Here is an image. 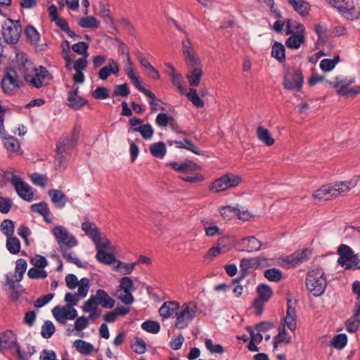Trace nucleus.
I'll return each instance as SVG.
<instances>
[{
    "label": "nucleus",
    "mask_w": 360,
    "mask_h": 360,
    "mask_svg": "<svg viewBox=\"0 0 360 360\" xmlns=\"http://www.w3.org/2000/svg\"><path fill=\"white\" fill-rule=\"evenodd\" d=\"M347 20H354L360 17V6L357 0H328Z\"/></svg>",
    "instance_id": "4"
},
{
    "label": "nucleus",
    "mask_w": 360,
    "mask_h": 360,
    "mask_svg": "<svg viewBox=\"0 0 360 360\" xmlns=\"http://www.w3.org/2000/svg\"><path fill=\"white\" fill-rule=\"evenodd\" d=\"M337 191L333 188V185L326 184L316 190L313 196L319 200H330L339 196L340 192H337Z\"/></svg>",
    "instance_id": "16"
},
{
    "label": "nucleus",
    "mask_w": 360,
    "mask_h": 360,
    "mask_svg": "<svg viewBox=\"0 0 360 360\" xmlns=\"http://www.w3.org/2000/svg\"><path fill=\"white\" fill-rule=\"evenodd\" d=\"M273 328H274V323L272 322L262 321L257 323L255 326V329L257 331V333L252 328L249 330L250 338H263L261 333L266 332Z\"/></svg>",
    "instance_id": "28"
},
{
    "label": "nucleus",
    "mask_w": 360,
    "mask_h": 360,
    "mask_svg": "<svg viewBox=\"0 0 360 360\" xmlns=\"http://www.w3.org/2000/svg\"><path fill=\"white\" fill-rule=\"evenodd\" d=\"M166 166L180 172H194L199 169V166L190 160H187L182 163L171 162L167 163Z\"/></svg>",
    "instance_id": "18"
},
{
    "label": "nucleus",
    "mask_w": 360,
    "mask_h": 360,
    "mask_svg": "<svg viewBox=\"0 0 360 360\" xmlns=\"http://www.w3.org/2000/svg\"><path fill=\"white\" fill-rule=\"evenodd\" d=\"M56 330L55 326L51 321H46L41 326L42 338H51Z\"/></svg>",
    "instance_id": "58"
},
{
    "label": "nucleus",
    "mask_w": 360,
    "mask_h": 360,
    "mask_svg": "<svg viewBox=\"0 0 360 360\" xmlns=\"http://www.w3.org/2000/svg\"><path fill=\"white\" fill-rule=\"evenodd\" d=\"M79 87L71 89L68 93L67 105L75 110H81L88 104V100L78 95Z\"/></svg>",
    "instance_id": "13"
},
{
    "label": "nucleus",
    "mask_w": 360,
    "mask_h": 360,
    "mask_svg": "<svg viewBox=\"0 0 360 360\" xmlns=\"http://www.w3.org/2000/svg\"><path fill=\"white\" fill-rule=\"evenodd\" d=\"M307 289L315 297L323 295L327 286L326 278L323 268L315 266L310 269L306 277Z\"/></svg>",
    "instance_id": "2"
},
{
    "label": "nucleus",
    "mask_w": 360,
    "mask_h": 360,
    "mask_svg": "<svg viewBox=\"0 0 360 360\" xmlns=\"http://www.w3.org/2000/svg\"><path fill=\"white\" fill-rule=\"evenodd\" d=\"M337 191L333 188V185L326 184L316 190L313 196L319 200H330L339 196L340 192H337Z\"/></svg>",
    "instance_id": "15"
},
{
    "label": "nucleus",
    "mask_w": 360,
    "mask_h": 360,
    "mask_svg": "<svg viewBox=\"0 0 360 360\" xmlns=\"http://www.w3.org/2000/svg\"><path fill=\"white\" fill-rule=\"evenodd\" d=\"M96 258L99 262L108 265H110L115 262H117L118 261L116 259L114 254L107 252L103 250H98L96 251Z\"/></svg>",
    "instance_id": "35"
},
{
    "label": "nucleus",
    "mask_w": 360,
    "mask_h": 360,
    "mask_svg": "<svg viewBox=\"0 0 360 360\" xmlns=\"http://www.w3.org/2000/svg\"><path fill=\"white\" fill-rule=\"evenodd\" d=\"M359 179L360 176H356L349 181L337 182L333 185V187L335 190L338 189L337 192H340L339 195H342L349 191L352 188L355 187Z\"/></svg>",
    "instance_id": "24"
},
{
    "label": "nucleus",
    "mask_w": 360,
    "mask_h": 360,
    "mask_svg": "<svg viewBox=\"0 0 360 360\" xmlns=\"http://www.w3.org/2000/svg\"><path fill=\"white\" fill-rule=\"evenodd\" d=\"M240 271L239 276L233 280V283H239L250 273L249 269L250 268H255L253 258L246 259L243 258L240 262Z\"/></svg>",
    "instance_id": "23"
},
{
    "label": "nucleus",
    "mask_w": 360,
    "mask_h": 360,
    "mask_svg": "<svg viewBox=\"0 0 360 360\" xmlns=\"http://www.w3.org/2000/svg\"><path fill=\"white\" fill-rule=\"evenodd\" d=\"M66 153L56 152L55 157V166L57 169L62 171L64 170L68 165V160L66 158Z\"/></svg>",
    "instance_id": "55"
},
{
    "label": "nucleus",
    "mask_w": 360,
    "mask_h": 360,
    "mask_svg": "<svg viewBox=\"0 0 360 360\" xmlns=\"http://www.w3.org/2000/svg\"><path fill=\"white\" fill-rule=\"evenodd\" d=\"M74 346L79 352L84 354H90L94 350V347L91 343L85 342L82 339H77L74 342Z\"/></svg>",
    "instance_id": "41"
},
{
    "label": "nucleus",
    "mask_w": 360,
    "mask_h": 360,
    "mask_svg": "<svg viewBox=\"0 0 360 360\" xmlns=\"http://www.w3.org/2000/svg\"><path fill=\"white\" fill-rule=\"evenodd\" d=\"M6 285L9 286V288L12 290L10 297L13 301H17L19 300L21 293L19 291V289H22V285L20 284L16 285L15 281V278H17L16 274H13V273H8L6 276Z\"/></svg>",
    "instance_id": "22"
},
{
    "label": "nucleus",
    "mask_w": 360,
    "mask_h": 360,
    "mask_svg": "<svg viewBox=\"0 0 360 360\" xmlns=\"http://www.w3.org/2000/svg\"><path fill=\"white\" fill-rule=\"evenodd\" d=\"M119 71L120 67L118 63L113 59H110L108 65L101 68L98 75L101 80H106L111 74L117 75Z\"/></svg>",
    "instance_id": "21"
},
{
    "label": "nucleus",
    "mask_w": 360,
    "mask_h": 360,
    "mask_svg": "<svg viewBox=\"0 0 360 360\" xmlns=\"http://www.w3.org/2000/svg\"><path fill=\"white\" fill-rule=\"evenodd\" d=\"M8 181L15 187V191L20 198L27 202L32 200L34 193L31 186L26 182L15 175H13Z\"/></svg>",
    "instance_id": "11"
},
{
    "label": "nucleus",
    "mask_w": 360,
    "mask_h": 360,
    "mask_svg": "<svg viewBox=\"0 0 360 360\" xmlns=\"http://www.w3.org/2000/svg\"><path fill=\"white\" fill-rule=\"evenodd\" d=\"M338 252L339 255L338 262L345 269L346 266L354 256L353 251L349 246L342 244L339 246Z\"/></svg>",
    "instance_id": "20"
},
{
    "label": "nucleus",
    "mask_w": 360,
    "mask_h": 360,
    "mask_svg": "<svg viewBox=\"0 0 360 360\" xmlns=\"http://www.w3.org/2000/svg\"><path fill=\"white\" fill-rule=\"evenodd\" d=\"M242 243L245 246L248 252L258 251L262 247V243L254 236L243 238Z\"/></svg>",
    "instance_id": "38"
},
{
    "label": "nucleus",
    "mask_w": 360,
    "mask_h": 360,
    "mask_svg": "<svg viewBox=\"0 0 360 360\" xmlns=\"http://www.w3.org/2000/svg\"><path fill=\"white\" fill-rule=\"evenodd\" d=\"M6 248L11 254L16 255L20 250V243L15 236H9L6 240Z\"/></svg>",
    "instance_id": "42"
},
{
    "label": "nucleus",
    "mask_w": 360,
    "mask_h": 360,
    "mask_svg": "<svg viewBox=\"0 0 360 360\" xmlns=\"http://www.w3.org/2000/svg\"><path fill=\"white\" fill-rule=\"evenodd\" d=\"M143 330L150 333H158L160 330V323L155 321L148 320L141 323Z\"/></svg>",
    "instance_id": "52"
},
{
    "label": "nucleus",
    "mask_w": 360,
    "mask_h": 360,
    "mask_svg": "<svg viewBox=\"0 0 360 360\" xmlns=\"http://www.w3.org/2000/svg\"><path fill=\"white\" fill-rule=\"evenodd\" d=\"M1 230L7 237L12 236L14 233V222L11 219H4L1 223Z\"/></svg>",
    "instance_id": "54"
},
{
    "label": "nucleus",
    "mask_w": 360,
    "mask_h": 360,
    "mask_svg": "<svg viewBox=\"0 0 360 360\" xmlns=\"http://www.w3.org/2000/svg\"><path fill=\"white\" fill-rule=\"evenodd\" d=\"M82 229L92 240L96 242L101 236L99 229L96 227L94 222L85 221L82 224Z\"/></svg>",
    "instance_id": "27"
},
{
    "label": "nucleus",
    "mask_w": 360,
    "mask_h": 360,
    "mask_svg": "<svg viewBox=\"0 0 360 360\" xmlns=\"http://www.w3.org/2000/svg\"><path fill=\"white\" fill-rule=\"evenodd\" d=\"M340 61V56H335L333 59L324 58L320 63V68L323 72H330L333 70Z\"/></svg>",
    "instance_id": "43"
},
{
    "label": "nucleus",
    "mask_w": 360,
    "mask_h": 360,
    "mask_svg": "<svg viewBox=\"0 0 360 360\" xmlns=\"http://www.w3.org/2000/svg\"><path fill=\"white\" fill-rule=\"evenodd\" d=\"M48 194L51 198V202L58 209L64 207L68 201V197L61 190L51 189L49 191Z\"/></svg>",
    "instance_id": "19"
},
{
    "label": "nucleus",
    "mask_w": 360,
    "mask_h": 360,
    "mask_svg": "<svg viewBox=\"0 0 360 360\" xmlns=\"http://www.w3.org/2000/svg\"><path fill=\"white\" fill-rule=\"evenodd\" d=\"M286 32L285 34L289 35L291 33L297 34H304L305 27L304 26L292 19H286Z\"/></svg>",
    "instance_id": "30"
},
{
    "label": "nucleus",
    "mask_w": 360,
    "mask_h": 360,
    "mask_svg": "<svg viewBox=\"0 0 360 360\" xmlns=\"http://www.w3.org/2000/svg\"><path fill=\"white\" fill-rule=\"evenodd\" d=\"M264 276L270 281L278 282L282 278V272L276 268H271L264 271Z\"/></svg>",
    "instance_id": "51"
},
{
    "label": "nucleus",
    "mask_w": 360,
    "mask_h": 360,
    "mask_svg": "<svg viewBox=\"0 0 360 360\" xmlns=\"http://www.w3.org/2000/svg\"><path fill=\"white\" fill-rule=\"evenodd\" d=\"M172 116L167 113L161 112L156 116L155 123L160 127H166L169 124L170 122L172 121Z\"/></svg>",
    "instance_id": "57"
},
{
    "label": "nucleus",
    "mask_w": 360,
    "mask_h": 360,
    "mask_svg": "<svg viewBox=\"0 0 360 360\" xmlns=\"http://www.w3.org/2000/svg\"><path fill=\"white\" fill-rule=\"evenodd\" d=\"M201 222L203 224L207 236L212 237L219 233V229L217 226L215 222L213 221L202 219Z\"/></svg>",
    "instance_id": "48"
},
{
    "label": "nucleus",
    "mask_w": 360,
    "mask_h": 360,
    "mask_svg": "<svg viewBox=\"0 0 360 360\" xmlns=\"http://www.w3.org/2000/svg\"><path fill=\"white\" fill-rule=\"evenodd\" d=\"M200 312L196 302L184 303L176 314V321L173 326L179 329L186 328Z\"/></svg>",
    "instance_id": "3"
},
{
    "label": "nucleus",
    "mask_w": 360,
    "mask_h": 360,
    "mask_svg": "<svg viewBox=\"0 0 360 360\" xmlns=\"http://www.w3.org/2000/svg\"><path fill=\"white\" fill-rule=\"evenodd\" d=\"M314 30L318 35L319 39L323 44H328L332 46L329 42V35L328 34V30L325 25L317 24L315 25Z\"/></svg>",
    "instance_id": "40"
},
{
    "label": "nucleus",
    "mask_w": 360,
    "mask_h": 360,
    "mask_svg": "<svg viewBox=\"0 0 360 360\" xmlns=\"http://www.w3.org/2000/svg\"><path fill=\"white\" fill-rule=\"evenodd\" d=\"M19 71L22 74L27 84L36 89H40L49 84L53 78L45 67L40 65L37 68L27 60L21 63Z\"/></svg>",
    "instance_id": "1"
},
{
    "label": "nucleus",
    "mask_w": 360,
    "mask_h": 360,
    "mask_svg": "<svg viewBox=\"0 0 360 360\" xmlns=\"http://www.w3.org/2000/svg\"><path fill=\"white\" fill-rule=\"evenodd\" d=\"M95 296L98 304H101L103 308L112 309L115 306V301L104 290L98 289Z\"/></svg>",
    "instance_id": "25"
},
{
    "label": "nucleus",
    "mask_w": 360,
    "mask_h": 360,
    "mask_svg": "<svg viewBox=\"0 0 360 360\" xmlns=\"http://www.w3.org/2000/svg\"><path fill=\"white\" fill-rule=\"evenodd\" d=\"M92 96L96 99L103 100L109 98L110 91L107 87L98 86L93 92Z\"/></svg>",
    "instance_id": "61"
},
{
    "label": "nucleus",
    "mask_w": 360,
    "mask_h": 360,
    "mask_svg": "<svg viewBox=\"0 0 360 360\" xmlns=\"http://www.w3.org/2000/svg\"><path fill=\"white\" fill-rule=\"evenodd\" d=\"M130 94V89L127 83L122 84H117L115 86L112 96H120L122 97H127Z\"/></svg>",
    "instance_id": "60"
},
{
    "label": "nucleus",
    "mask_w": 360,
    "mask_h": 360,
    "mask_svg": "<svg viewBox=\"0 0 360 360\" xmlns=\"http://www.w3.org/2000/svg\"><path fill=\"white\" fill-rule=\"evenodd\" d=\"M79 131V130L77 129V127H75L70 135L61 137L58 141L56 151L68 153L77 145Z\"/></svg>",
    "instance_id": "12"
},
{
    "label": "nucleus",
    "mask_w": 360,
    "mask_h": 360,
    "mask_svg": "<svg viewBox=\"0 0 360 360\" xmlns=\"http://www.w3.org/2000/svg\"><path fill=\"white\" fill-rule=\"evenodd\" d=\"M78 295H79L81 297L84 298L86 296L89 287H90V283L89 280L87 278H82L80 279L79 284H78Z\"/></svg>",
    "instance_id": "59"
},
{
    "label": "nucleus",
    "mask_w": 360,
    "mask_h": 360,
    "mask_svg": "<svg viewBox=\"0 0 360 360\" xmlns=\"http://www.w3.org/2000/svg\"><path fill=\"white\" fill-rule=\"evenodd\" d=\"M52 313L56 321L61 323H65V307L56 306L53 309Z\"/></svg>",
    "instance_id": "62"
},
{
    "label": "nucleus",
    "mask_w": 360,
    "mask_h": 360,
    "mask_svg": "<svg viewBox=\"0 0 360 360\" xmlns=\"http://www.w3.org/2000/svg\"><path fill=\"white\" fill-rule=\"evenodd\" d=\"M271 56L279 62L285 61V49L281 42L276 41L274 44L271 49Z\"/></svg>",
    "instance_id": "39"
},
{
    "label": "nucleus",
    "mask_w": 360,
    "mask_h": 360,
    "mask_svg": "<svg viewBox=\"0 0 360 360\" xmlns=\"http://www.w3.org/2000/svg\"><path fill=\"white\" fill-rule=\"evenodd\" d=\"M257 292L259 295L257 299L268 302L273 295V290L271 287L265 283H261L257 287Z\"/></svg>",
    "instance_id": "36"
},
{
    "label": "nucleus",
    "mask_w": 360,
    "mask_h": 360,
    "mask_svg": "<svg viewBox=\"0 0 360 360\" xmlns=\"http://www.w3.org/2000/svg\"><path fill=\"white\" fill-rule=\"evenodd\" d=\"M136 265H137V262L129 264L118 260L117 264L114 266V269L117 271H120L122 274L126 275L131 274Z\"/></svg>",
    "instance_id": "50"
},
{
    "label": "nucleus",
    "mask_w": 360,
    "mask_h": 360,
    "mask_svg": "<svg viewBox=\"0 0 360 360\" xmlns=\"http://www.w3.org/2000/svg\"><path fill=\"white\" fill-rule=\"evenodd\" d=\"M202 75V71L201 69L193 68L191 71L188 72L186 76L189 85L192 87L198 86L200 82Z\"/></svg>",
    "instance_id": "37"
},
{
    "label": "nucleus",
    "mask_w": 360,
    "mask_h": 360,
    "mask_svg": "<svg viewBox=\"0 0 360 360\" xmlns=\"http://www.w3.org/2000/svg\"><path fill=\"white\" fill-rule=\"evenodd\" d=\"M291 36L289 37L286 41L285 45L288 48L291 49H298L302 44L305 42L304 34H297L291 33Z\"/></svg>",
    "instance_id": "31"
},
{
    "label": "nucleus",
    "mask_w": 360,
    "mask_h": 360,
    "mask_svg": "<svg viewBox=\"0 0 360 360\" xmlns=\"http://www.w3.org/2000/svg\"><path fill=\"white\" fill-rule=\"evenodd\" d=\"M180 309V304L176 301H167L165 302L159 309L160 316L162 320L164 321L169 318L176 316L178 311Z\"/></svg>",
    "instance_id": "14"
},
{
    "label": "nucleus",
    "mask_w": 360,
    "mask_h": 360,
    "mask_svg": "<svg viewBox=\"0 0 360 360\" xmlns=\"http://www.w3.org/2000/svg\"><path fill=\"white\" fill-rule=\"evenodd\" d=\"M187 98L192 103L198 108H202L205 105L204 101L200 98L195 89L191 88L186 94Z\"/></svg>",
    "instance_id": "53"
},
{
    "label": "nucleus",
    "mask_w": 360,
    "mask_h": 360,
    "mask_svg": "<svg viewBox=\"0 0 360 360\" xmlns=\"http://www.w3.org/2000/svg\"><path fill=\"white\" fill-rule=\"evenodd\" d=\"M311 251L307 248L302 251H296L286 257L281 258L280 262L282 266L290 269L300 265L308 261L311 257Z\"/></svg>",
    "instance_id": "9"
},
{
    "label": "nucleus",
    "mask_w": 360,
    "mask_h": 360,
    "mask_svg": "<svg viewBox=\"0 0 360 360\" xmlns=\"http://www.w3.org/2000/svg\"><path fill=\"white\" fill-rule=\"evenodd\" d=\"M53 234L56 237L60 249L72 248L78 243L76 238L70 235L66 229L62 226H56L52 231Z\"/></svg>",
    "instance_id": "10"
},
{
    "label": "nucleus",
    "mask_w": 360,
    "mask_h": 360,
    "mask_svg": "<svg viewBox=\"0 0 360 360\" xmlns=\"http://www.w3.org/2000/svg\"><path fill=\"white\" fill-rule=\"evenodd\" d=\"M229 189L225 174L214 181L209 186V190L214 193H219Z\"/></svg>",
    "instance_id": "34"
},
{
    "label": "nucleus",
    "mask_w": 360,
    "mask_h": 360,
    "mask_svg": "<svg viewBox=\"0 0 360 360\" xmlns=\"http://www.w3.org/2000/svg\"><path fill=\"white\" fill-rule=\"evenodd\" d=\"M27 276L31 279L45 278L47 276V272L43 269H38L32 267L29 269Z\"/></svg>",
    "instance_id": "64"
},
{
    "label": "nucleus",
    "mask_w": 360,
    "mask_h": 360,
    "mask_svg": "<svg viewBox=\"0 0 360 360\" xmlns=\"http://www.w3.org/2000/svg\"><path fill=\"white\" fill-rule=\"evenodd\" d=\"M288 3L302 17L307 16L311 9L310 4L304 0H288Z\"/></svg>",
    "instance_id": "26"
},
{
    "label": "nucleus",
    "mask_w": 360,
    "mask_h": 360,
    "mask_svg": "<svg viewBox=\"0 0 360 360\" xmlns=\"http://www.w3.org/2000/svg\"><path fill=\"white\" fill-rule=\"evenodd\" d=\"M135 131L139 132L145 140H150L154 134V129L149 123L141 124L135 128H129L128 130L129 133Z\"/></svg>",
    "instance_id": "29"
},
{
    "label": "nucleus",
    "mask_w": 360,
    "mask_h": 360,
    "mask_svg": "<svg viewBox=\"0 0 360 360\" xmlns=\"http://www.w3.org/2000/svg\"><path fill=\"white\" fill-rule=\"evenodd\" d=\"M1 28V34L6 44H16L22 32L20 21L8 18L2 24Z\"/></svg>",
    "instance_id": "5"
},
{
    "label": "nucleus",
    "mask_w": 360,
    "mask_h": 360,
    "mask_svg": "<svg viewBox=\"0 0 360 360\" xmlns=\"http://www.w3.org/2000/svg\"><path fill=\"white\" fill-rule=\"evenodd\" d=\"M303 82L304 77L300 70L289 68L285 71L283 86L287 90L298 92L301 90Z\"/></svg>",
    "instance_id": "8"
},
{
    "label": "nucleus",
    "mask_w": 360,
    "mask_h": 360,
    "mask_svg": "<svg viewBox=\"0 0 360 360\" xmlns=\"http://www.w3.org/2000/svg\"><path fill=\"white\" fill-rule=\"evenodd\" d=\"M151 155L157 158H163L167 153L166 145L164 142L160 141L150 146Z\"/></svg>",
    "instance_id": "33"
},
{
    "label": "nucleus",
    "mask_w": 360,
    "mask_h": 360,
    "mask_svg": "<svg viewBox=\"0 0 360 360\" xmlns=\"http://www.w3.org/2000/svg\"><path fill=\"white\" fill-rule=\"evenodd\" d=\"M257 134L258 139L266 146H271L274 145L275 140L267 129L262 126L258 127L257 129Z\"/></svg>",
    "instance_id": "32"
},
{
    "label": "nucleus",
    "mask_w": 360,
    "mask_h": 360,
    "mask_svg": "<svg viewBox=\"0 0 360 360\" xmlns=\"http://www.w3.org/2000/svg\"><path fill=\"white\" fill-rule=\"evenodd\" d=\"M182 51L187 65L191 67L196 65L198 58L189 39L182 42Z\"/></svg>",
    "instance_id": "17"
},
{
    "label": "nucleus",
    "mask_w": 360,
    "mask_h": 360,
    "mask_svg": "<svg viewBox=\"0 0 360 360\" xmlns=\"http://www.w3.org/2000/svg\"><path fill=\"white\" fill-rule=\"evenodd\" d=\"M78 24L84 28L97 29L99 27L100 22L94 16H87L81 18Z\"/></svg>",
    "instance_id": "45"
},
{
    "label": "nucleus",
    "mask_w": 360,
    "mask_h": 360,
    "mask_svg": "<svg viewBox=\"0 0 360 360\" xmlns=\"http://www.w3.org/2000/svg\"><path fill=\"white\" fill-rule=\"evenodd\" d=\"M296 302L292 300H288V309L286 315L281 321V326L278 327V333L274 338H285L287 335L285 327L287 326L291 331H295L297 327V311L295 309Z\"/></svg>",
    "instance_id": "6"
},
{
    "label": "nucleus",
    "mask_w": 360,
    "mask_h": 360,
    "mask_svg": "<svg viewBox=\"0 0 360 360\" xmlns=\"http://www.w3.org/2000/svg\"><path fill=\"white\" fill-rule=\"evenodd\" d=\"M16 265L15 269V274L17 276V278H15V281L17 282H20L23 277V274L25 272L27 266V264L26 260L24 259H18L16 261Z\"/></svg>",
    "instance_id": "47"
},
{
    "label": "nucleus",
    "mask_w": 360,
    "mask_h": 360,
    "mask_svg": "<svg viewBox=\"0 0 360 360\" xmlns=\"http://www.w3.org/2000/svg\"><path fill=\"white\" fill-rule=\"evenodd\" d=\"M352 292L356 295V302L355 303V309L354 316L355 318L360 316V281H355L352 283Z\"/></svg>",
    "instance_id": "49"
},
{
    "label": "nucleus",
    "mask_w": 360,
    "mask_h": 360,
    "mask_svg": "<svg viewBox=\"0 0 360 360\" xmlns=\"http://www.w3.org/2000/svg\"><path fill=\"white\" fill-rule=\"evenodd\" d=\"M72 50L77 53L79 55H83L85 58H87L89 56L88 49H89V44L84 41H79L73 44L71 46Z\"/></svg>",
    "instance_id": "56"
},
{
    "label": "nucleus",
    "mask_w": 360,
    "mask_h": 360,
    "mask_svg": "<svg viewBox=\"0 0 360 360\" xmlns=\"http://www.w3.org/2000/svg\"><path fill=\"white\" fill-rule=\"evenodd\" d=\"M220 214L226 220H231L239 214V209L230 205L223 206L220 209Z\"/></svg>",
    "instance_id": "46"
},
{
    "label": "nucleus",
    "mask_w": 360,
    "mask_h": 360,
    "mask_svg": "<svg viewBox=\"0 0 360 360\" xmlns=\"http://www.w3.org/2000/svg\"><path fill=\"white\" fill-rule=\"evenodd\" d=\"M68 249V248L60 249L62 252L63 257L65 259H66V260L68 262L75 264L77 267L82 268V269H86L87 268V262L82 263L79 258H77L76 257H72L71 252H68V251H67Z\"/></svg>",
    "instance_id": "44"
},
{
    "label": "nucleus",
    "mask_w": 360,
    "mask_h": 360,
    "mask_svg": "<svg viewBox=\"0 0 360 360\" xmlns=\"http://www.w3.org/2000/svg\"><path fill=\"white\" fill-rule=\"evenodd\" d=\"M25 34L31 42H37L39 40V34L37 30L32 25H28L25 30Z\"/></svg>",
    "instance_id": "63"
},
{
    "label": "nucleus",
    "mask_w": 360,
    "mask_h": 360,
    "mask_svg": "<svg viewBox=\"0 0 360 360\" xmlns=\"http://www.w3.org/2000/svg\"><path fill=\"white\" fill-rule=\"evenodd\" d=\"M4 72L5 74L1 82L2 91L6 95H13L17 89L22 86V82L19 80L18 72L14 68L8 66Z\"/></svg>",
    "instance_id": "7"
}]
</instances>
